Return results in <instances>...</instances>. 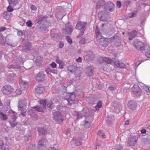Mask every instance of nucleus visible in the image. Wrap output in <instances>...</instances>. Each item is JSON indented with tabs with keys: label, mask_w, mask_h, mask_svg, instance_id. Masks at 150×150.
<instances>
[{
	"label": "nucleus",
	"mask_w": 150,
	"mask_h": 150,
	"mask_svg": "<svg viewBox=\"0 0 150 150\" xmlns=\"http://www.w3.org/2000/svg\"><path fill=\"white\" fill-rule=\"evenodd\" d=\"M62 64L63 63H62L61 65H59V67L60 69H62L63 68Z\"/></svg>",
	"instance_id": "obj_59"
},
{
	"label": "nucleus",
	"mask_w": 150,
	"mask_h": 150,
	"mask_svg": "<svg viewBox=\"0 0 150 150\" xmlns=\"http://www.w3.org/2000/svg\"><path fill=\"white\" fill-rule=\"evenodd\" d=\"M104 1L103 0H101L98 2L96 5V8H99L100 6L103 5V3H104Z\"/></svg>",
	"instance_id": "obj_28"
},
{
	"label": "nucleus",
	"mask_w": 150,
	"mask_h": 150,
	"mask_svg": "<svg viewBox=\"0 0 150 150\" xmlns=\"http://www.w3.org/2000/svg\"><path fill=\"white\" fill-rule=\"evenodd\" d=\"M56 62L57 63H59V65H61V64L62 63V61L59 59L57 57L56 59Z\"/></svg>",
	"instance_id": "obj_45"
},
{
	"label": "nucleus",
	"mask_w": 150,
	"mask_h": 150,
	"mask_svg": "<svg viewBox=\"0 0 150 150\" xmlns=\"http://www.w3.org/2000/svg\"><path fill=\"white\" fill-rule=\"evenodd\" d=\"M113 62L115 65L117 67L120 68H126L125 64L122 63L120 62L119 61L117 60L115 61L114 60Z\"/></svg>",
	"instance_id": "obj_8"
},
{
	"label": "nucleus",
	"mask_w": 150,
	"mask_h": 150,
	"mask_svg": "<svg viewBox=\"0 0 150 150\" xmlns=\"http://www.w3.org/2000/svg\"><path fill=\"white\" fill-rule=\"evenodd\" d=\"M109 10L110 11L112 12L114 9V5L112 3H110L109 6Z\"/></svg>",
	"instance_id": "obj_23"
},
{
	"label": "nucleus",
	"mask_w": 150,
	"mask_h": 150,
	"mask_svg": "<svg viewBox=\"0 0 150 150\" xmlns=\"http://www.w3.org/2000/svg\"><path fill=\"white\" fill-rule=\"evenodd\" d=\"M81 139L80 138H79V139H74L71 141V144H73L74 146H77L81 144Z\"/></svg>",
	"instance_id": "obj_11"
},
{
	"label": "nucleus",
	"mask_w": 150,
	"mask_h": 150,
	"mask_svg": "<svg viewBox=\"0 0 150 150\" xmlns=\"http://www.w3.org/2000/svg\"><path fill=\"white\" fill-rule=\"evenodd\" d=\"M98 134L100 136L102 137L103 138H104L105 137V135L104 134L101 130H99L98 131Z\"/></svg>",
	"instance_id": "obj_33"
},
{
	"label": "nucleus",
	"mask_w": 150,
	"mask_h": 150,
	"mask_svg": "<svg viewBox=\"0 0 150 150\" xmlns=\"http://www.w3.org/2000/svg\"><path fill=\"white\" fill-rule=\"evenodd\" d=\"M13 10V8L10 4L7 8V11L8 12H12Z\"/></svg>",
	"instance_id": "obj_34"
},
{
	"label": "nucleus",
	"mask_w": 150,
	"mask_h": 150,
	"mask_svg": "<svg viewBox=\"0 0 150 150\" xmlns=\"http://www.w3.org/2000/svg\"><path fill=\"white\" fill-rule=\"evenodd\" d=\"M116 5L117 7L119 8H120L121 6V3L120 1H117V2Z\"/></svg>",
	"instance_id": "obj_44"
},
{
	"label": "nucleus",
	"mask_w": 150,
	"mask_h": 150,
	"mask_svg": "<svg viewBox=\"0 0 150 150\" xmlns=\"http://www.w3.org/2000/svg\"><path fill=\"white\" fill-rule=\"evenodd\" d=\"M27 150H35V147L33 145H30Z\"/></svg>",
	"instance_id": "obj_40"
},
{
	"label": "nucleus",
	"mask_w": 150,
	"mask_h": 150,
	"mask_svg": "<svg viewBox=\"0 0 150 150\" xmlns=\"http://www.w3.org/2000/svg\"><path fill=\"white\" fill-rule=\"evenodd\" d=\"M45 77V76L44 74L42 73H40L37 75L36 79L38 81L40 82L44 80Z\"/></svg>",
	"instance_id": "obj_10"
},
{
	"label": "nucleus",
	"mask_w": 150,
	"mask_h": 150,
	"mask_svg": "<svg viewBox=\"0 0 150 150\" xmlns=\"http://www.w3.org/2000/svg\"><path fill=\"white\" fill-rule=\"evenodd\" d=\"M7 1L10 5H12L13 6H16L20 1V0H7Z\"/></svg>",
	"instance_id": "obj_14"
},
{
	"label": "nucleus",
	"mask_w": 150,
	"mask_h": 150,
	"mask_svg": "<svg viewBox=\"0 0 150 150\" xmlns=\"http://www.w3.org/2000/svg\"><path fill=\"white\" fill-rule=\"evenodd\" d=\"M35 91L38 94H41L45 91V88L43 87L37 86L35 88Z\"/></svg>",
	"instance_id": "obj_13"
},
{
	"label": "nucleus",
	"mask_w": 150,
	"mask_h": 150,
	"mask_svg": "<svg viewBox=\"0 0 150 150\" xmlns=\"http://www.w3.org/2000/svg\"><path fill=\"white\" fill-rule=\"evenodd\" d=\"M128 34L132 36V38L134 37L137 35V32L136 31H133L132 33L128 32Z\"/></svg>",
	"instance_id": "obj_27"
},
{
	"label": "nucleus",
	"mask_w": 150,
	"mask_h": 150,
	"mask_svg": "<svg viewBox=\"0 0 150 150\" xmlns=\"http://www.w3.org/2000/svg\"><path fill=\"white\" fill-rule=\"evenodd\" d=\"M145 54L148 57L150 58V50H149L146 52Z\"/></svg>",
	"instance_id": "obj_47"
},
{
	"label": "nucleus",
	"mask_w": 150,
	"mask_h": 150,
	"mask_svg": "<svg viewBox=\"0 0 150 150\" xmlns=\"http://www.w3.org/2000/svg\"><path fill=\"white\" fill-rule=\"evenodd\" d=\"M76 61L77 62H81L82 61V59L80 57H79L78 59H76Z\"/></svg>",
	"instance_id": "obj_50"
},
{
	"label": "nucleus",
	"mask_w": 150,
	"mask_h": 150,
	"mask_svg": "<svg viewBox=\"0 0 150 150\" xmlns=\"http://www.w3.org/2000/svg\"><path fill=\"white\" fill-rule=\"evenodd\" d=\"M47 141L46 139H42L38 142V145L40 146H43L46 144Z\"/></svg>",
	"instance_id": "obj_20"
},
{
	"label": "nucleus",
	"mask_w": 150,
	"mask_h": 150,
	"mask_svg": "<svg viewBox=\"0 0 150 150\" xmlns=\"http://www.w3.org/2000/svg\"><path fill=\"white\" fill-rule=\"evenodd\" d=\"M25 106L24 104L23 103L22 101H19L18 105V109L21 111V114L23 116L25 115V112H22L25 109Z\"/></svg>",
	"instance_id": "obj_4"
},
{
	"label": "nucleus",
	"mask_w": 150,
	"mask_h": 150,
	"mask_svg": "<svg viewBox=\"0 0 150 150\" xmlns=\"http://www.w3.org/2000/svg\"><path fill=\"white\" fill-rule=\"evenodd\" d=\"M3 16L4 18L7 20H8L10 18V16L7 12H4L3 14Z\"/></svg>",
	"instance_id": "obj_29"
},
{
	"label": "nucleus",
	"mask_w": 150,
	"mask_h": 150,
	"mask_svg": "<svg viewBox=\"0 0 150 150\" xmlns=\"http://www.w3.org/2000/svg\"><path fill=\"white\" fill-rule=\"evenodd\" d=\"M134 13H132V16H129V17L130 18H132V17L134 16Z\"/></svg>",
	"instance_id": "obj_60"
},
{
	"label": "nucleus",
	"mask_w": 150,
	"mask_h": 150,
	"mask_svg": "<svg viewBox=\"0 0 150 150\" xmlns=\"http://www.w3.org/2000/svg\"><path fill=\"white\" fill-rule=\"evenodd\" d=\"M69 96V98H68V103L69 100L74 101L75 98V96L74 94H71Z\"/></svg>",
	"instance_id": "obj_26"
},
{
	"label": "nucleus",
	"mask_w": 150,
	"mask_h": 150,
	"mask_svg": "<svg viewBox=\"0 0 150 150\" xmlns=\"http://www.w3.org/2000/svg\"><path fill=\"white\" fill-rule=\"evenodd\" d=\"M147 128L149 129L150 130V124H149L147 127Z\"/></svg>",
	"instance_id": "obj_61"
},
{
	"label": "nucleus",
	"mask_w": 150,
	"mask_h": 150,
	"mask_svg": "<svg viewBox=\"0 0 150 150\" xmlns=\"http://www.w3.org/2000/svg\"><path fill=\"white\" fill-rule=\"evenodd\" d=\"M84 31L82 30V31L80 33V34H79V36H78L77 37L79 38L81 36H82L84 33Z\"/></svg>",
	"instance_id": "obj_53"
},
{
	"label": "nucleus",
	"mask_w": 150,
	"mask_h": 150,
	"mask_svg": "<svg viewBox=\"0 0 150 150\" xmlns=\"http://www.w3.org/2000/svg\"><path fill=\"white\" fill-rule=\"evenodd\" d=\"M54 118L55 120H59L63 121L62 117L60 112H55L54 114Z\"/></svg>",
	"instance_id": "obj_7"
},
{
	"label": "nucleus",
	"mask_w": 150,
	"mask_h": 150,
	"mask_svg": "<svg viewBox=\"0 0 150 150\" xmlns=\"http://www.w3.org/2000/svg\"><path fill=\"white\" fill-rule=\"evenodd\" d=\"M3 150H8V146L7 144H4L1 147Z\"/></svg>",
	"instance_id": "obj_32"
},
{
	"label": "nucleus",
	"mask_w": 150,
	"mask_h": 150,
	"mask_svg": "<svg viewBox=\"0 0 150 150\" xmlns=\"http://www.w3.org/2000/svg\"><path fill=\"white\" fill-rule=\"evenodd\" d=\"M65 30L66 33L68 34H70L72 31V27L71 25L68 26V25L66 24L65 25Z\"/></svg>",
	"instance_id": "obj_15"
},
{
	"label": "nucleus",
	"mask_w": 150,
	"mask_h": 150,
	"mask_svg": "<svg viewBox=\"0 0 150 150\" xmlns=\"http://www.w3.org/2000/svg\"><path fill=\"white\" fill-rule=\"evenodd\" d=\"M101 13L99 12L98 13V17L100 18V19L101 20H103V19L102 18V16H100V15H101Z\"/></svg>",
	"instance_id": "obj_54"
},
{
	"label": "nucleus",
	"mask_w": 150,
	"mask_h": 150,
	"mask_svg": "<svg viewBox=\"0 0 150 150\" xmlns=\"http://www.w3.org/2000/svg\"><path fill=\"white\" fill-rule=\"evenodd\" d=\"M66 40L67 42L70 44H71L72 43V41L71 39L69 36H67L66 37Z\"/></svg>",
	"instance_id": "obj_39"
},
{
	"label": "nucleus",
	"mask_w": 150,
	"mask_h": 150,
	"mask_svg": "<svg viewBox=\"0 0 150 150\" xmlns=\"http://www.w3.org/2000/svg\"><path fill=\"white\" fill-rule=\"evenodd\" d=\"M129 122H125V125H128Z\"/></svg>",
	"instance_id": "obj_63"
},
{
	"label": "nucleus",
	"mask_w": 150,
	"mask_h": 150,
	"mask_svg": "<svg viewBox=\"0 0 150 150\" xmlns=\"http://www.w3.org/2000/svg\"><path fill=\"white\" fill-rule=\"evenodd\" d=\"M70 130L69 129H67L66 130V132L65 133V134H66L67 135H68L69 132H70Z\"/></svg>",
	"instance_id": "obj_51"
},
{
	"label": "nucleus",
	"mask_w": 150,
	"mask_h": 150,
	"mask_svg": "<svg viewBox=\"0 0 150 150\" xmlns=\"http://www.w3.org/2000/svg\"><path fill=\"white\" fill-rule=\"evenodd\" d=\"M4 95H8L13 91L14 89L11 86L7 85L3 86L2 88Z\"/></svg>",
	"instance_id": "obj_1"
},
{
	"label": "nucleus",
	"mask_w": 150,
	"mask_h": 150,
	"mask_svg": "<svg viewBox=\"0 0 150 150\" xmlns=\"http://www.w3.org/2000/svg\"><path fill=\"white\" fill-rule=\"evenodd\" d=\"M6 29V28L5 27H2L0 28V32H2L4 31Z\"/></svg>",
	"instance_id": "obj_48"
},
{
	"label": "nucleus",
	"mask_w": 150,
	"mask_h": 150,
	"mask_svg": "<svg viewBox=\"0 0 150 150\" xmlns=\"http://www.w3.org/2000/svg\"><path fill=\"white\" fill-rule=\"evenodd\" d=\"M3 105V104L1 102H0V106H2Z\"/></svg>",
	"instance_id": "obj_62"
},
{
	"label": "nucleus",
	"mask_w": 150,
	"mask_h": 150,
	"mask_svg": "<svg viewBox=\"0 0 150 150\" xmlns=\"http://www.w3.org/2000/svg\"><path fill=\"white\" fill-rule=\"evenodd\" d=\"M86 25V23L85 22L79 21L77 24L76 27V29L81 30L85 28Z\"/></svg>",
	"instance_id": "obj_6"
},
{
	"label": "nucleus",
	"mask_w": 150,
	"mask_h": 150,
	"mask_svg": "<svg viewBox=\"0 0 150 150\" xmlns=\"http://www.w3.org/2000/svg\"><path fill=\"white\" fill-rule=\"evenodd\" d=\"M134 45L136 48L141 50H144L145 48V46L144 43L140 41L135 40L134 43Z\"/></svg>",
	"instance_id": "obj_2"
},
{
	"label": "nucleus",
	"mask_w": 150,
	"mask_h": 150,
	"mask_svg": "<svg viewBox=\"0 0 150 150\" xmlns=\"http://www.w3.org/2000/svg\"><path fill=\"white\" fill-rule=\"evenodd\" d=\"M133 92L134 94L140 95L141 93L140 88L137 86L134 85L132 88Z\"/></svg>",
	"instance_id": "obj_9"
},
{
	"label": "nucleus",
	"mask_w": 150,
	"mask_h": 150,
	"mask_svg": "<svg viewBox=\"0 0 150 150\" xmlns=\"http://www.w3.org/2000/svg\"><path fill=\"white\" fill-rule=\"evenodd\" d=\"M44 17H43L41 16H40L39 20V21L42 20L44 18Z\"/></svg>",
	"instance_id": "obj_58"
},
{
	"label": "nucleus",
	"mask_w": 150,
	"mask_h": 150,
	"mask_svg": "<svg viewBox=\"0 0 150 150\" xmlns=\"http://www.w3.org/2000/svg\"><path fill=\"white\" fill-rule=\"evenodd\" d=\"M20 127H16V129L19 130L20 134L22 135L24 134V132H25V129L24 128H21V126L20 125Z\"/></svg>",
	"instance_id": "obj_24"
},
{
	"label": "nucleus",
	"mask_w": 150,
	"mask_h": 150,
	"mask_svg": "<svg viewBox=\"0 0 150 150\" xmlns=\"http://www.w3.org/2000/svg\"><path fill=\"white\" fill-rule=\"evenodd\" d=\"M11 126L13 127L17 125V122H9Z\"/></svg>",
	"instance_id": "obj_46"
},
{
	"label": "nucleus",
	"mask_w": 150,
	"mask_h": 150,
	"mask_svg": "<svg viewBox=\"0 0 150 150\" xmlns=\"http://www.w3.org/2000/svg\"><path fill=\"white\" fill-rule=\"evenodd\" d=\"M64 44L63 42H60L59 44V48H62L64 46Z\"/></svg>",
	"instance_id": "obj_43"
},
{
	"label": "nucleus",
	"mask_w": 150,
	"mask_h": 150,
	"mask_svg": "<svg viewBox=\"0 0 150 150\" xmlns=\"http://www.w3.org/2000/svg\"><path fill=\"white\" fill-rule=\"evenodd\" d=\"M123 148V147L120 144L117 145L112 148V150H121Z\"/></svg>",
	"instance_id": "obj_25"
},
{
	"label": "nucleus",
	"mask_w": 150,
	"mask_h": 150,
	"mask_svg": "<svg viewBox=\"0 0 150 150\" xmlns=\"http://www.w3.org/2000/svg\"><path fill=\"white\" fill-rule=\"evenodd\" d=\"M33 108L38 111L41 112H44V110H45V109H43V107L41 108L40 106L39 105H37L35 106L34 107H33Z\"/></svg>",
	"instance_id": "obj_18"
},
{
	"label": "nucleus",
	"mask_w": 150,
	"mask_h": 150,
	"mask_svg": "<svg viewBox=\"0 0 150 150\" xmlns=\"http://www.w3.org/2000/svg\"><path fill=\"white\" fill-rule=\"evenodd\" d=\"M4 144L3 143V140H0V149H1V147H2V146Z\"/></svg>",
	"instance_id": "obj_49"
},
{
	"label": "nucleus",
	"mask_w": 150,
	"mask_h": 150,
	"mask_svg": "<svg viewBox=\"0 0 150 150\" xmlns=\"http://www.w3.org/2000/svg\"><path fill=\"white\" fill-rule=\"evenodd\" d=\"M88 70H89V71L88 72V74L89 76H91L93 74V72H92V70L93 69V68L92 67H88Z\"/></svg>",
	"instance_id": "obj_30"
},
{
	"label": "nucleus",
	"mask_w": 150,
	"mask_h": 150,
	"mask_svg": "<svg viewBox=\"0 0 150 150\" xmlns=\"http://www.w3.org/2000/svg\"><path fill=\"white\" fill-rule=\"evenodd\" d=\"M132 39V38H129V40H131Z\"/></svg>",
	"instance_id": "obj_64"
},
{
	"label": "nucleus",
	"mask_w": 150,
	"mask_h": 150,
	"mask_svg": "<svg viewBox=\"0 0 150 150\" xmlns=\"http://www.w3.org/2000/svg\"><path fill=\"white\" fill-rule=\"evenodd\" d=\"M53 104L52 102L50 101L47 104V106L49 108H51Z\"/></svg>",
	"instance_id": "obj_37"
},
{
	"label": "nucleus",
	"mask_w": 150,
	"mask_h": 150,
	"mask_svg": "<svg viewBox=\"0 0 150 150\" xmlns=\"http://www.w3.org/2000/svg\"><path fill=\"white\" fill-rule=\"evenodd\" d=\"M96 38L98 40L97 42L98 43V41L101 40L103 39L102 38V37L99 32H96Z\"/></svg>",
	"instance_id": "obj_22"
},
{
	"label": "nucleus",
	"mask_w": 150,
	"mask_h": 150,
	"mask_svg": "<svg viewBox=\"0 0 150 150\" xmlns=\"http://www.w3.org/2000/svg\"><path fill=\"white\" fill-rule=\"evenodd\" d=\"M90 122H84L83 125L86 128H89L90 126Z\"/></svg>",
	"instance_id": "obj_36"
},
{
	"label": "nucleus",
	"mask_w": 150,
	"mask_h": 150,
	"mask_svg": "<svg viewBox=\"0 0 150 150\" xmlns=\"http://www.w3.org/2000/svg\"><path fill=\"white\" fill-rule=\"evenodd\" d=\"M46 3H49L50 2L51 0H43Z\"/></svg>",
	"instance_id": "obj_55"
},
{
	"label": "nucleus",
	"mask_w": 150,
	"mask_h": 150,
	"mask_svg": "<svg viewBox=\"0 0 150 150\" xmlns=\"http://www.w3.org/2000/svg\"><path fill=\"white\" fill-rule=\"evenodd\" d=\"M85 41V40L84 38H83L81 40V43H84Z\"/></svg>",
	"instance_id": "obj_56"
},
{
	"label": "nucleus",
	"mask_w": 150,
	"mask_h": 150,
	"mask_svg": "<svg viewBox=\"0 0 150 150\" xmlns=\"http://www.w3.org/2000/svg\"><path fill=\"white\" fill-rule=\"evenodd\" d=\"M38 130L40 134L42 133L43 135H45L47 134V131L45 128L38 127Z\"/></svg>",
	"instance_id": "obj_17"
},
{
	"label": "nucleus",
	"mask_w": 150,
	"mask_h": 150,
	"mask_svg": "<svg viewBox=\"0 0 150 150\" xmlns=\"http://www.w3.org/2000/svg\"><path fill=\"white\" fill-rule=\"evenodd\" d=\"M108 39L105 38V39H103L101 40L98 41L99 44L102 45L104 47H106L107 46L108 44Z\"/></svg>",
	"instance_id": "obj_12"
},
{
	"label": "nucleus",
	"mask_w": 150,
	"mask_h": 150,
	"mask_svg": "<svg viewBox=\"0 0 150 150\" xmlns=\"http://www.w3.org/2000/svg\"><path fill=\"white\" fill-rule=\"evenodd\" d=\"M20 85L21 87L25 88L28 86V83L22 80L20 82Z\"/></svg>",
	"instance_id": "obj_19"
},
{
	"label": "nucleus",
	"mask_w": 150,
	"mask_h": 150,
	"mask_svg": "<svg viewBox=\"0 0 150 150\" xmlns=\"http://www.w3.org/2000/svg\"><path fill=\"white\" fill-rule=\"evenodd\" d=\"M102 106V102L101 101L99 102L96 106L95 108L97 110H98L99 108Z\"/></svg>",
	"instance_id": "obj_31"
},
{
	"label": "nucleus",
	"mask_w": 150,
	"mask_h": 150,
	"mask_svg": "<svg viewBox=\"0 0 150 150\" xmlns=\"http://www.w3.org/2000/svg\"><path fill=\"white\" fill-rule=\"evenodd\" d=\"M49 150H56V149L54 147H52L50 148Z\"/></svg>",
	"instance_id": "obj_57"
},
{
	"label": "nucleus",
	"mask_w": 150,
	"mask_h": 150,
	"mask_svg": "<svg viewBox=\"0 0 150 150\" xmlns=\"http://www.w3.org/2000/svg\"><path fill=\"white\" fill-rule=\"evenodd\" d=\"M26 25L28 27H30L32 25V23L31 21L28 20L26 23Z\"/></svg>",
	"instance_id": "obj_35"
},
{
	"label": "nucleus",
	"mask_w": 150,
	"mask_h": 150,
	"mask_svg": "<svg viewBox=\"0 0 150 150\" xmlns=\"http://www.w3.org/2000/svg\"><path fill=\"white\" fill-rule=\"evenodd\" d=\"M114 59L112 60L108 58H103L101 57L99 59L98 61L100 63H101V62H105V63L107 64H111L112 62L114 61Z\"/></svg>",
	"instance_id": "obj_5"
},
{
	"label": "nucleus",
	"mask_w": 150,
	"mask_h": 150,
	"mask_svg": "<svg viewBox=\"0 0 150 150\" xmlns=\"http://www.w3.org/2000/svg\"><path fill=\"white\" fill-rule=\"evenodd\" d=\"M15 93L16 95H20L21 94V91L19 89H18L16 90Z\"/></svg>",
	"instance_id": "obj_38"
},
{
	"label": "nucleus",
	"mask_w": 150,
	"mask_h": 150,
	"mask_svg": "<svg viewBox=\"0 0 150 150\" xmlns=\"http://www.w3.org/2000/svg\"><path fill=\"white\" fill-rule=\"evenodd\" d=\"M141 132L142 133L144 134L146 132V130L144 129H143L141 130Z\"/></svg>",
	"instance_id": "obj_52"
},
{
	"label": "nucleus",
	"mask_w": 150,
	"mask_h": 150,
	"mask_svg": "<svg viewBox=\"0 0 150 150\" xmlns=\"http://www.w3.org/2000/svg\"><path fill=\"white\" fill-rule=\"evenodd\" d=\"M0 118L3 120H5L8 119V117L6 114L0 112Z\"/></svg>",
	"instance_id": "obj_21"
},
{
	"label": "nucleus",
	"mask_w": 150,
	"mask_h": 150,
	"mask_svg": "<svg viewBox=\"0 0 150 150\" xmlns=\"http://www.w3.org/2000/svg\"><path fill=\"white\" fill-rule=\"evenodd\" d=\"M50 66L53 68H55L57 67V65L54 62H52L51 64H50Z\"/></svg>",
	"instance_id": "obj_42"
},
{
	"label": "nucleus",
	"mask_w": 150,
	"mask_h": 150,
	"mask_svg": "<svg viewBox=\"0 0 150 150\" xmlns=\"http://www.w3.org/2000/svg\"><path fill=\"white\" fill-rule=\"evenodd\" d=\"M30 8L33 11H35L37 9V7L34 5H32L30 6Z\"/></svg>",
	"instance_id": "obj_41"
},
{
	"label": "nucleus",
	"mask_w": 150,
	"mask_h": 150,
	"mask_svg": "<svg viewBox=\"0 0 150 150\" xmlns=\"http://www.w3.org/2000/svg\"><path fill=\"white\" fill-rule=\"evenodd\" d=\"M137 140V138L136 136H132L129 138L127 144L129 146H134L136 144Z\"/></svg>",
	"instance_id": "obj_3"
},
{
	"label": "nucleus",
	"mask_w": 150,
	"mask_h": 150,
	"mask_svg": "<svg viewBox=\"0 0 150 150\" xmlns=\"http://www.w3.org/2000/svg\"><path fill=\"white\" fill-rule=\"evenodd\" d=\"M38 102L41 105H42V107L43 108V109H46V104L47 103L46 100H38Z\"/></svg>",
	"instance_id": "obj_16"
}]
</instances>
